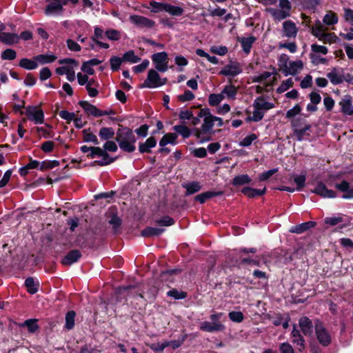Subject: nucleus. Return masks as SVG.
Here are the masks:
<instances>
[{
  "instance_id": "39",
  "label": "nucleus",
  "mask_w": 353,
  "mask_h": 353,
  "mask_svg": "<svg viewBox=\"0 0 353 353\" xmlns=\"http://www.w3.org/2000/svg\"><path fill=\"white\" fill-rule=\"evenodd\" d=\"M34 60L40 64H46L54 62L57 57L54 54H39L34 57Z\"/></svg>"
},
{
  "instance_id": "41",
  "label": "nucleus",
  "mask_w": 353,
  "mask_h": 353,
  "mask_svg": "<svg viewBox=\"0 0 353 353\" xmlns=\"http://www.w3.org/2000/svg\"><path fill=\"white\" fill-rule=\"evenodd\" d=\"M19 66L26 70H34L38 67L37 62L34 60L23 58L19 62Z\"/></svg>"
},
{
  "instance_id": "45",
  "label": "nucleus",
  "mask_w": 353,
  "mask_h": 353,
  "mask_svg": "<svg viewBox=\"0 0 353 353\" xmlns=\"http://www.w3.org/2000/svg\"><path fill=\"white\" fill-rule=\"evenodd\" d=\"M76 314L74 311H69L65 315V327L67 330H71L74 326V318Z\"/></svg>"
},
{
  "instance_id": "46",
  "label": "nucleus",
  "mask_w": 353,
  "mask_h": 353,
  "mask_svg": "<svg viewBox=\"0 0 353 353\" xmlns=\"http://www.w3.org/2000/svg\"><path fill=\"white\" fill-rule=\"evenodd\" d=\"M290 57L286 54H281L278 59V66L280 70L283 72V71L286 68L288 65L289 64Z\"/></svg>"
},
{
  "instance_id": "15",
  "label": "nucleus",
  "mask_w": 353,
  "mask_h": 353,
  "mask_svg": "<svg viewBox=\"0 0 353 353\" xmlns=\"http://www.w3.org/2000/svg\"><path fill=\"white\" fill-rule=\"evenodd\" d=\"M298 28L291 20L285 21L282 25V36L288 39L295 38L297 35Z\"/></svg>"
},
{
  "instance_id": "47",
  "label": "nucleus",
  "mask_w": 353,
  "mask_h": 353,
  "mask_svg": "<svg viewBox=\"0 0 353 353\" xmlns=\"http://www.w3.org/2000/svg\"><path fill=\"white\" fill-rule=\"evenodd\" d=\"M223 100V94H210L208 97V103L211 106L218 105Z\"/></svg>"
},
{
  "instance_id": "33",
  "label": "nucleus",
  "mask_w": 353,
  "mask_h": 353,
  "mask_svg": "<svg viewBox=\"0 0 353 353\" xmlns=\"http://www.w3.org/2000/svg\"><path fill=\"white\" fill-rule=\"evenodd\" d=\"M339 21V18L336 14L332 11H328L325 14L323 19V24L326 26H334Z\"/></svg>"
},
{
  "instance_id": "48",
  "label": "nucleus",
  "mask_w": 353,
  "mask_h": 353,
  "mask_svg": "<svg viewBox=\"0 0 353 353\" xmlns=\"http://www.w3.org/2000/svg\"><path fill=\"white\" fill-rule=\"evenodd\" d=\"M123 60L124 61H128L132 63H135L139 62L141 60V59L137 55H135L134 52L133 50H129L123 54Z\"/></svg>"
},
{
  "instance_id": "58",
  "label": "nucleus",
  "mask_w": 353,
  "mask_h": 353,
  "mask_svg": "<svg viewBox=\"0 0 353 353\" xmlns=\"http://www.w3.org/2000/svg\"><path fill=\"white\" fill-rule=\"evenodd\" d=\"M1 57L3 60H14L17 57V53L12 49H6L1 53Z\"/></svg>"
},
{
  "instance_id": "30",
  "label": "nucleus",
  "mask_w": 353,
  "mask_h": 353,
  "mask_svg": "<svg viewBox=\"0 0 353 353\" xmlns=\"http://www.w3.org/2000/svg\"><path fill=\"white\" fill-rule=\"evenodd\" d=\"M99 135L101 139L106 141L103 145V150L106 152L107 151H110V129L108 128H101L99 131Z\"/></svg>"
},
{
  "instance_id": "24",
  "label": "nucleus",
  "mask_w": 353,
  "mask_h": 353,
  "mask_svg": "<svg viewBox=\"0 0 353 353\" xmlns=\"http://www.w3.org/2000/svg\"><path fill=\"white\" fill-rule=\"evenodd\" d=\"M81 256V252L77 250H74L68 252L62 259L61 263L65 265H70L77 262Z\"/></svg>"
},
{
  "instance_id": "14",
  "label": "nucleus",
  "mask_w": 353,
  "mask_h": 353,
  "mask_svg": "<svg viewBox=\"0 0 353 353\" xmlns=\"http://www.w3.org/2000/svg\"><path fill=\"white\" fill-rule=\"evenodd\" d=\"M242 72L241 65L238 62H232L225 65L219 74L225 77H234Z\"/></svg>"
},
{
  "instance_id": "43",
  "label": "nucleus",
  "mask_w": 353,
  "mask_h": 353,
  "mask_svg": "<svg viewBox=\"0 0 353 353\" xmlns=\"http://www.w3.org/2000/svg\"><path fill=\"white\" fill-rule=\"evenodd\" d=\"M239 259H236L235 261L233 263L234 265H241L243 264L248 263V264H254L256 265L257 263L256 261L252 259L250 257H243L241 252L238 253Z\"/></svg>"
},
{
  "instance_id": "22",
  "label": "nucleus",
  "mask_w": 353,
  "mask_h": 353,
  "mask_svg": "<svg viewBox=\"0 0 353 353\" xmlns=\"http://www.w3.org/2000/svg\"><path fill=\"white\" fill-rule=\"evenodd\" d=\"M341 112L347 115L353 114V105L352 104V98L350 95H345L339 102Z\"/></svg>"
},
{
  "instance_id": "32",
  "label": "nucleus",
  "mask_w": 353,
  "mask_h": 353,
  "mask_svg": "<svg viewBox=\"0 0 353 353\" xmlns=\"http://www.w3.org/2000/svg\"><path fill=\"white\" fill-rule=\"evenodd\" d=\"M157 144L156 139L154 137L148 138L145 143L139 145V152L141 153L150 152V149L154 148Z\"/></svg>"
},
{
  "instance_id": "7",
  "label": "nucleus",
  "mask_w": 353,
  "mask_h": 353,
  "mask_svg": "<svg viewBox=\"0 0 353 353\" xmlns=\"http://www.w3.org/2000/svg\"><path fill=\"white\" fill-rule=\"evenodd\" d=\"M152 61L157 71L165 72L168 70V57L165 52H161L154 54L152 56Z\"/></svg>"
},
{
  "instance_id": "2",
  "label": "nucleus",
  "mask_w": 353,
  "mask_h": 353,
  "mask_svg": "<svg viewBox=\"0 0 353 353\" xmlns=\"http://www.w3.org/2000/svg\"><path fill=\"white\" fill-rule=\"evenodd\" d=\"M117 141L119 147L125 152H132L135 150L134 143L137 139L132 131L128 128L119 129L117 134Z\"/></svg>"
},
{
  "instance_id": "28",
  "label": "nucleus",
  "mask_w": 353,
  "mask_h": 353,
  "mask_svg": "<svg viewBox=\"0 0 353 353\" xmlns=\"http://www.w3.org/2000/svg\"><path fill=\"white\" fill-rule=\"evenodd\" d=\"M316 225V223L314 221H307L296 225L293 226L290 228V232L292 233L301 234L309 229L314 228Z\"/></svg>"
},
{
  "instance_id": "20",
  "label": "nucleus",
  "mask_w": 353,
  "mask_h": 353,
  "mask_svg": "<svg viewBox=\"0 0 353 353\" xmlns=\"http://www.w3.org/2000/svg\"><path fill=\"white\" fill-rule=\"evenodd\" d=\"M59 63L70 65V68L67 71L65 75L68 81H73L75 79L74 68L78 65V63L73 59L68 58L60 59Z\"/></svg>"
},
{
  "instance_id": "60",
  "label": "nucleus",
  "mask_w": 353,
  "mask_h": 353,
  "mask_svg": "<svg viewBox=\"0 0 353 353\" xmlns=\"http://www.w3.org/2000/svg\"><path fill=\"white\" fill-rule=\"evenodd\" d=\"M59 117L65 120L68 123L71 122L73 119H74L75 114L74 112H70L67 110H61L59 112Z\"/></svg>"
},
{
  "instance_id": "40",
  "label": "nucleus",
  "mask_w": 353,
  "mask_h": 353,
  "mask_svg": "<svg viewBox=\"0 0 353 353\" xmlns=\"http://www.w3.org/2000/svg\"><path fill=\"white\" fill-rule=\"evenodd\" d=\"M292 335L293 337V343L296 344L298 346H299V350L301 351L303 349H304V339L301 336L299 331L296 330L295 327H294Z\"/></svg>"
},
{
  "instance_id": "57",
  "label": "nucleus",
  "mask_w": 353,
  "mask_h": 353,
  "mask_svg": "<svg viewBox=\"0 0 353 353\" xmlns=\"http://www.w3.org/2000/svg\"><path fill=\"white\" fill-rule=\"evenodd\" d=\"M37 321L36 319H28L23 323V325H26L30 332H34L38 330L39 326L37 325Z\"/></svg>"
},
{
  "instance_id": "62",
  "label": "nucleus",
  "mask_w": 353,
  "mask_h": 353,
  "mask_svg": "<svg viewBox=\"0 0 353 353\" xmlns=\"http://www.w3.org/2000/svg\"><path fill=\"white\" fill-rule=\"evenodd\" d=\"M59 165V162L54 161H43L42 163H40L39 165V170L41 171L52 169L55 166H57Z\"/></svg>"
},
{
  "instance_id": "34",
  "label": "nucleus",
  "mask_w": 353,
  "mask_h": 353,
  "mask_svg": "<svg viewBox=\"0 0 353 353\" xmlns=\"http://www.w3.org/2000/svg\"><path fill=\"white\" fill-rule=\"evenodd\" d=\"M163 10L172 16H181L183 13V9L179 6H172L169 3H165Z\"/></svg>"
},
{
  "instance_id": "3",
  "label": "nucleus",
  "mask_w": 353,
  "mask_h": 353,
  "mask_svg": "<svg viewBox=\"0 0 353 353\" xmlns=\"http://www.w3.org/2000/svg\"><path fill=\"white\" fill-rule=\"evenodd\" d=\"M292 6L289 0H279V7L265 9L275 21H281L290 16Z\"/></svg>"
},
{
  "instance_id": "38",
  "label": "nucleus",
  "mask_w": 353,
  "mask_h": 353,
  "mask_svg": "<svg viewBox=\"0 0 353 353\" xmlns=\"http://www.w3.org/2000/svg\"><path fill=\"white\" fill-rule=\"evenodd\" d=\"M183 188L186 189V195H190L194 193L199 192L201 189V185L200 183L193 181L189 183L183 185Z\"/></svg>"
},
{
  "instance_id": "52",
  "label": "nucleus",
  "mask_w": 353,
  "mask_h": 353,
  "mask_svg": "<svg viewBox=\"0 0 353 353\" xmlns=\"http://www.w3.org/2000/svg\"><path fill=\"white\" fill-rule=\"evenodd\" d=\"M343 221V216L338 215L336 216L326 217L325 219V223L331 226H334Z\"/></svg>"
},
{
  "instance_id": "51",
  "label": "nucleus",
  "mask_w": 353,
  "mask_h": 353,
  "mask_svg": "<svg viewBox=\"0 0 353 353\" xmlns=\"http://www.w3.org/2000/svg\"><path fill=\"white\" fill-rule=\"evenodd\" d=\"M294 81L292 78H289L283 81L281 84L277 88L276 92L279 94L284 92L293 85Z\"/></svg>"
},
{
  "instance_id": "25",
  "label": "nucleus",
  "mask_w": 353,
  "mask_h": 353,
  "mask_svg": "<svg viewBox=\"0 0 353 353\" xmlns=\"http://www.w3.org/2000/svg\"><path fill=\"white\" fill-rule=\"evenodd\" d=\"M299 326L302 332L305 336H312L313 332V325L312 321L307 317H302L299 321Z\"/></svg>"
},
{
  "instance_id": "49",
  "label": "nucleus",
  "mask_w": 353,
  "mask_h": 353,
  "mask_svg": "<svg viewBox=\"0 0 353 353\" xmlns=\"http://www.w3.org/2000/svg\"><path fill=\"white\" fill-rule=\"evenodd\" d=\"M174 130L179 134H181L183 138H188L191 133L190 129L183 125H177L173 127Z\"/></svg>"
},
{
  "instance_id": "55",
  "label": "nucleus",
  "mask_w": 353,
  "mask_h": 353,
  "mask_svg": "<svg viewBox=\"0 0 353 353\" xmlns=\"http://www.w3.org/2000/svg\"><path fill=\"white\" fill-rule=\"evenodd\" d=\"M228 316L232 321L236 323H241L244 319L243 314L241 312H230L228 314Z\"/></svg>"
},
{
  "instance_id": "19",
  "label": "nucleus",
  "mask_w": 353,
  "mask_h": 353,
  "mask_svg": "<svg viewBox=\"0 0 353 353\" xmlns=\"http://www.w3.org/2000/svg\"><path fill=\"white\" fill-rule=\"evenodd\" d=\"M311 128V125L307 121H303V128H300L296 124L294 125V134L296 137L298 141H301L310 137V134L307 132Z\"/></svg>"
},
{
  "instance_id": "17",
  "label": "nucleus",
  "mask_w": 353,
  "mask_h": 353,
  "mask_svg": "<svg viewBox=\"0 0 353 353\" xmlns=\"http://www.w3.org/2000/svg\"><path fill=\"white\" fill-rule=\"evenodd\" d=\"M199 328L204 332H214L223 331L225 327L221 322L203 321L200 323Z\"/></svg>"
},
{
  "instance_id": "23",
  "label": "nucleus",
  "mask_w": 353,
  "mask_h": 353,
  "mask_svg": "<svg viewBox=\"0 0 353 353\" xmlns=\"http://www.w3.org/2000/svg\"><path fill=\"white\" fill-rule=\"evenodd\" d=\"M237 92V87L232 84H228L223 87L221 94H223V99L234 100L236 98Z\"/></svg>"
},
{
  "instance_id": "42",
  "label": "nucleus",
  "mask_w": 353,
  "mask_h": 353,
  "mask_svg": "<svg viewBox=\"0 0 353 353\" xmlns=\"http://www.w3.org/2000/svg\"><path fill=\"white\" fill-rule=\"evenodd\" d=\"M25 285L27 288L28 292L30 294H34L38 290L39 283L35 282L33 278L29 277L26 279Z\"/></svg>"
},
{
  "instance_id": "53",
  "label": "nucleus",
  "mask_w": 353,
  "mask_h": 353,
  "mask_svg": "<svg viewBox=\"0 0 353 353\" xmlns=\"http://www.w3.org/2000/svg\"><path fill=\"white\" fill-rule=\"evenodd\" d=\"M256 139L257 136L255 134H250L240 141L239 145L242 147H248Z\"/></svg>"
},
{
  "instance_id": "26",
  "label": "nucleus",
  "mask_w": 353,
  "mask_h": 353,
  "mask_svg": "<svg viewBox=\"0 0 353 353\" xmlns=\"http://www.w3.org/2000/svg\"><path fill=\"white\" fill-rule=\"evenodd\" d=\"M256 39L254 36L241 37L238 39V41L241 43L242 49L245 54H249L250 52L252 44L256 41Z\"/></svg>"
},
{
  "instance_id": "59",
  "label": "nucleus",
  "mask_w": 353,
  "mask_h": 353,
  "mask_svg": "<svg viewBox=\"0 0 353 353\" xmlns=\"http://www.w3.org/2000/svg\"><path fill=\"white\" fill-rule=\"evenodd\" d=\"M168 296L173 297L175 299H183L186 297V293L184 292H179L176 289H173L167 292Z\"/></svg>"
},
{
  "instance_id": "10",
  "label": "nucleus",
  "mask_w": 353,
  "mask_h": 353,
  "mask_svg": "<svg viewBox=\"0 0 353 353\" xmlns=\"http://www.w3.org/2000/svg\"><path fill=\"white\" fill-rule=\"evenodd\" d=\"M79 105L83 108L85 113L88 116L99 117L103 115H108L110 114V112L99 110L95 105L90 103L86 101H80L79 102Z\"/></svg>"
},
{
  "instance_id": "16",
  "label": "nucleus",
  "mask_w": 353,
  "mask_h": 353,
  "mask_svg": "<svg viewBox=\"0 0 353 353\" xmlns=\"http://www.w3.org/2000/svg\"><path fill=\"white\" fill-rule=\"evenodd\" d=\"M303 68V63L301 60L290 61L286 68L283 71V74L285 77L289 75L294 76L297 74Z\"/></svg>"
},
{
  "instance_id": "35",
  "label": "nucleus",
  "mask_w": 353,
  "mask_h": 353,
  "mask_svg": "<svg viewBox=\"0 0 353 353\" xmlns=\"http://www.w3.org/2000/svg\"><path fill=\"white\" fill-rule=\"evenodd\" d=\"M164 232V229L159 228L148 227L141 232V235L145 237L159 236Z\"/></svg>"
},
{
  "instance_id": "31",
  "label": "nucleus",
  "mask_w": 353,
  "mask_h": 353,
  "mask_svg": "<svg viewBox=\"0 0 353 353\" xmlns=\"http://www.w3.org/2000/svg\"><path fill=\"white\" fill-rule=\"evenodd\" d=\"M327 28L321 23L320 21H316L314 26L311 28L312 34L319 39L323 37V34L326 32Z\"/></svg>"
},
{
  "instance_id": "54",
  "label": "nucleus",
  "mask_w": 353,
  "mask_h": 353,
  "mask_svg": "<svg viewBox=\"0 0 353 353\" xmlns=\"http://www.w3.org/2000/svg\"><path fill=\"white\" fill-rule=\"evenodd\" d=\"M312 49V53L311 54H326L328 52V49L327 47L324 46H321L318 44H312L311 46Z\"/></svg>"
},
{
  "instance_id": "50",
  "label": "nucleus",
  "mask_w": 353,
  "mask_h": 353,
  "mask_svg": "<svg viewBox=\"0 0 353 353\" xmlns=\"http://www.w3.org/2000/svg\"><path fill=\"white\" fill-rule=\"evenodd\" d=\"M253 108V114L252 117H248L247 120L258 122L263 118L265 112H263L261 110L258 109L256 107Z\"/></svg>"
},
{
  "instance_id": "44",
  "label": "nucleus",
  "mask_w": 353,
  "mask_h": 353,
  "mask_svg": "<svg viewBox=\"0 0 353 353\" xmlns=\"http://www.w3.org/2000/svg\"><path fill=\"white\" fill-rule=\"evenodd\" d=\"M251 181L250 177L248 174H241L236 176L232 180L234 185H242L249 183Z\"/></svg>"
},
{
  "instance_id": "61",
  "label": "nucleus",
  "mask_w": 353,
  "mask_h": 353,
  "mask_svg": "<svg viewBox=\"0 0 353 353\" xmlns=\"http://www.w3.org/2000/svg\"><path fill=\"white\" fill-rule=\"evenodd\" d=\"M343 19L345 21L353 25V9L343 8Z\"/></svg>"
},
{
  "instance_id": "56",
  "label": "nucleus",
  "mask_w": 353,
  "mask_h": 353,
  "mask_svg": "<svg viewBox=\"0 0 353 353\" xmlns=\"http://www.w3.org/2000/svg\"><path fill=\"white\" fill-rule=\"evenodd\" d=\"M169 344L167 343V341H164L160 343H152L150 345V348L154 350L155 352L160 353L163 351V350L168 347Z\"/></svg>"
},
{
  "instance_id": "18",
  "label": "nucleus",
  "mask_w": 353,
  "mask_h": 353,
  "mask_svg": "<svg viewBox=\"0 0 353 353\" xmlns=\"http://www.w3.org/2000/svg\"><path fill=\"white\" fill-rule=\"evenodd\" d=\"M312 192L323 198H335L336 196V192L334 190L327 189L323 183H319Z\"/></svg>"
},
{
  "instance_id": "36",
  "label": "nucleus",
  "mask_w": 353,
  "mask_h": 353,
  "mask_svg": "<svg viewBox=\"0 0 353 353\" xmlns=\"http://www.w3.org/2000/svg\"><path fill=\"white\" fill-rule=\"evenodd\" d=\"M265 188H263V190H259L250 187H245L242 189V193H243L245 195L250 198L263 195V194H265Z\"/></svg>"
},
{
  "instance_id": "1",
  "label": "nucleus",
  "mask_w": 353,
  "mask_h": 353,
  "mask_svg": "<svg viewBox=\"0 0 353 353\" xmlns=\"http://www.w3.org/2000/svg\"><path fill=\"white\" fill-rule=\"evenodd\" d=\"M199 116L203 117V123L200 128L193 130L194 135L197 138L200 143L208 141L211 139V132L212 128L215 125L214 115L210 112L208 108L201 109L199 112Z\"/></svg>"
},
{
  "instance_id": "21",
  "label": "nucleus",
  "mask_w": 353,
  "mask_h": 353,
  "mask_svg": "<svg viewBox=\"0 0 353 353\" xmlns=\"http://www.w3.org/2000/svg\"><path fill=\"white\" fill-rule=\"evenodd\" d=\"M336 188L343 192V195L342 198L344 199H353V187L350 188V183L346 181H343L340 183H336L335 185Z\"/></svg>"
},
{
  "instance_id": "12",
  "label": "nucleus",
  "mask_w": 353,
  "mask_h": 353,
  "mask_svg": "<svg viewBox=\"0 0 353 353\" xmlns=\"http://www.w3.org/2000/svg\"><path fill=\"white\" fill-rule=\"evenodd\" d=\"M63 6L60 0H53L46 6L44 13L47 16L61 15L64 11Z\"/></svg>"
},
{
  "instance_id": "27",
  "label": "nucleus",
  "mask_w": 353,
  "mask_h": 353,
  "mask_svg": "<svg viewBox=\"0 0 353 353\" xmlns=\"http://www.w3.org/2000/svg\"><path fill=\"white\" fill-rule=\"evenodd\" d=\"M19 41V37L14 33L0 32V41L7 44L12 45L17 43Z\"/></svg>"
},
{
  "instance_id": "4",
  "label": "nucleus",
  "mask_w": 353,
  "mask_h": 353,
  "mask_svg": "<svg viewBox=\"0 0 353 353\" xmlns=\"http://www.w3.org/2000/svg\"><path fill=\"white\" fill-rule=\"evenodd\" d=\"M81 151L83 153L90 152L88 156L90 158H100L97 163L101 165H105L110 163V157L108 152L99 147H88L87 145H82Z\"/></svg>"
},
{
  "instance_id": "5",
  "label": "nucleus",
  "mask_w": 353,
  "mask_h": 353,
  "mask_svg": "<svg viewBox=\"0 0 353 353\" xmlns=\"http://www.w3.org/2000/svg\"><path fill=\"white\" fill-rule=\"evenodd\" d=\"M166 81L165 78H161L157 70L151 69L148 71V77L141 88H159L165 84Z\"/></svg>"
},
{
  "instance_id": "37",
  "label": "nucleus",
  "mask_w": 353,
  "mask_h": 353,
  "mask_svg": "<svg viewBox=\"0 0 353 353\" xmlns=\"http://www.w3.org/2000/svg\"><path fill=\"white\" fill-rule=\"evenodd\" d=\"M177 134L175 133H168L165 134L161 139L159 145L161 147L165 146L167 144L170 143L172 145L176 144Z\"/></svg>"
},
{
  "instance_id": "11",
  "label": "nucleus",
  "mask_w": 353,
  "mask_h": 353,
  "mask_svg": "<svg viewBox=\"0 0 353 353\" xmlns=\"http://www.w3.org/2000/svg\"><path fill=\"white\" fill-rule=\"evenodd\" d=\"M130 21L140 29H151L155 26V21L141 15H131L130 17Z\"/></svg>"
},
{
  "instance_id": "64",
  "label": "nucleus",
  "mask_w": 353,
  "mask_h": 353,
  "mask_svg": "<svg viewBox=\"0 0 353 353\" xmlns=\"http://www.w3.org/2000/svg\"><path fill=\"white\" fill-rule=\"evenodd\" d=\"M149 61L148 59H145L142 61L141 63L135 65L132 68V70L135 73H140L144 71L149 65Z\"/></svg>"
},
{
  "instance_id": "8",
  "label": "nucleus",
  "mask_w": 353,
  "mask_h": 353,
  "mask_svg": "<svg viewBox=\"0 0 353 353\" xmlns=\"http://www.w3.org/2000/svg\"><path fill=\"white\" fill-rule=\"evenodd\" d=\"M345 74L343 68L334 67L327 73V77L332 85H339L345 81Z\"/></svg>"
},
{
  "instance_id": "9",
  "label": "nucleus",
  "mask_w": 353,
  "mask_h": 353,
  "mask_svg": "<svg viewBox=\"0 0 353 353\" xmlns=\"http://www.w3.org/2000/svg\"><path fill=\"white\" fill-rule=\"evenodd\" d=\"M315 332L316 338L323 346H327L331 343V336L323 324L317 321L315 323Z\"/></svg>"
},
{
  "instance_id": "13",
  "label": "nucleus",
  "mask_w": 353,
  "mask_h": 353,
  "mask_svg": "<svg viewBox=\"0 0 353 353\" xmlns=\"http://www.w3.org/2000/svg\"><path fill=\"white\" fill-rule=\"evenodd\" d=\"M105 37L110 39V31L106 30L105 33H103L102 29L97 27L94 29V34L92 37L93 41L99 47L103 48H108L109 45L108 43L103 41Z\"/></svg>"
},
{
  "instance_id": "6",
  "label": "nucleus",
  "mask_w": 353,
  "mask_h": 353,
  "mask_svg": "<svg viewBox=\"0 0 353 353\" xmlns=\"http://www.w3.org/2000/svg\"><path fill=\"white\" fill-rule=\"evenodd\" d=\"M26 114L30 121L34 124H42L44 122L43 111L37 106L29 105L26 108Z\"/></svg>"
},
{
  "instance_id": "29",
  "label": "nucleus",
  "mask_w": 353,
  "mask_h": 353,
  "mask_svg": "<svg viewBox=\"0 0 353 353\" xmlns=\"http://www.w3.org/2000/svg\"><path fill=\"white\" fill-rule=\"evenodd\" d=\"M253 107H256L258 109L261 110L263 112L269 110L274 107V104L270 102H268L264 100L263 97H257L254 103Z\"/></svg>"
},
{
  "instance_id": "63",
  "label": "nucleus",
  "mask_w": 353,
  "mask_h": 353,
  "mask_svg": "<svg viewBox=\"0 0 353 353\" xmlns=\"http://www.w3.org/2000/svg\"><path fill=\"white\" fill-rule=\"evenodd\" d=\"M319 40L324 43H332L336 41V36L334 33H327L325 32Z\"/></svg>"
}]
</instances>
